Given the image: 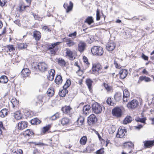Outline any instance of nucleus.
<instances>
[{
    "mask_svg": "<svg viewBox=\"0 0 154 154\" xmlns=\"http://www.w3.org/2000/svg\"><path fill=\"white\" fill-rule=\"evenodd\" d=\"M60 43V42H57L48 45V50L50 51V53L51 54L55 55L56 52L59 49V48L57 46Z\"/></svg>",
    "mask_w": 154,
    "mask_h": 154,
    "instance_id": "f257e3e1",
    "label": "nucleus"
},
{
    "mask_svg": "<svg viewBox=\"0 0 154 154\" xmlns=\"http://www.w3.org/2000/svg\"><path fill=\"white\" fill-rule=\"evenodd\" d=\"M92 54L99 56L103 55L104 51L102 47L100 46H94L91 49Z\"/></svg>",
    "mask_w": 154,
    "mask_h": 154,
    "instance_id": "f03ea898",
    "label": "nucleus"
},
{
    "mask_svg": "<svg viewBox=\"0 0 154 154\" xmlns=\"http://www.w3.org/2000/svg\"><path fill=\"white\" fill-rule=\"evenodd\" d=\"M92 111L96 114L100 113L102 111V108L100 105L97 102H95L92 104Z\"/></svg>",
    "mask_w": 154,
    "mask_h": 154,
    "instance_id": "7ed1b4c3",
    "label": "nucleus"
},
{
    "mask_svg": "<svg viewBox=\"0 0 154 154\" xmlns=\"http://www.w3.org/2000/svg\"><path fill=\"white\" fill-rule=\"evenodd\" d=\"M94 22V19L92 16H90L87 17L84 21V23H87L89 27V28L93 27L99 25V23H94V25L91 26V25Z\"/></svg>",
    "mask_w": 154,
    "mask_h": 154,
    "instance_id": "20e7f679",
    "label": "nucleus"
},
{
    "mask_svg": "<svg viewBox=\"0 0 154 154\" xmlns=\"http://www.w3.org/2000/svg\"><path fill=\"white\" fill-rule=\"evenodd\" d=\"M97 120L96 116L94 114H92L88 118L87 122L89 125H91L95 124Z\"/></svg>",
    "mask_w": 154,
    "mask_h": 154,
    "instance_id": "39448f33",
    "label": "nucleus"
},
{
    "mask_svg": "<svg viewBox=\"0 0 154 154\" xmlns=\"http://www.w3.org/2000/svg\"><path fill=\"white\" fill-rule=\"evenodd\" d=\"M138 104V101L136 100H133L129 102L127 104V106L130 109H134L136 108Z\"/></svg>",
    "mask_w": 154,
    "mask_h": 154,
    "instance_id": "423d86ee",
    "label": "nucleus"
},
{
    "mask_svg": "<svg viewBox=\"0 0 154 154\" xmlns=\"http://www.w3.org/2000/svg\"><path fill=\"white\" fill-rule=\"evenodd\" d=\"M112 112L114 116H115L117 117H120L122 115V110L118 107H116L113 109Z\"/></svg>",
    "mask_w": 154,
    "mask_h": 154,
    "instance_id": "0eeeda50",
    "label": "nucleus"
},
{
    "mask_svg": "<svg viewBox=\"0 0 154 154\" xmlns=\"http://www.w3.org/2000/svg\"><path fill=\"white\" fill-rule=\"evenodd\" d=\"M37 67L40 71L44 72L46 71L48 68V66L44 62H40L38 63L37 65Z\"/></svg>",
    "mask_w": 154,
    "mask_h": 154,
    "instance_id": "6e6552de",
    "label": "nucleus"
},
{
    "mask_svg": "<svg viewBox=\"0 0 154 154\" xmlns=\"http://www.w3.org/2000/svg\"><path fill=\"white\" fill-rule=\"evenodd\" d=\"M125 132H126V130L125 129H122V128H119L116 134V137L118 138H124L125 137Z\"/></svg>",
    "mask_w": 154,
    "mask_h": 154,
    "instance_id": "1a4fd4ad",
    "label": "nucleus"
},
{
    "mask_svg": "<svg viewBox=\"0 0 154 154\" xmlns=\"http://www.w3.org/2000/svg\"><path fill=\"white\" fill-rule=\"evenodd\" d=\"M73 6V4L72 1H70L69 2V5H68V3H65L63 5V7L66 10V13H69L71 11Z\"/></svg>",
    "mask_w": 154,
    "mask_h": 154,
    "instance_id": "9d476101",
    "label": "nucleus"
},
{
    "mask_svg": "<svg viewBox=\"0 0 154 154\" xmlns=\"http://www.w3.org/2000/svg\"><path fill=\"white\" fill-rule=\"evenodd\" d=\"M116 47V44L112 41L109 42L106 45V49L109 52L114 50Z\"/></svg>",
    "mask_w": 154,
    "mask_h": 154,
    "instance_id": "9b49d317",
    "label": "nucleus"
},
{
    "mask_svg": "<svg viewBox=\"0 0 154 154\" xmlns=\"http://www.w3.org/2000/svg\"><path fill=\"white\" fill-rule=\"evenodd\" d=\"M28 123L24 121H22L19 122L17 125L18 129L20 130H22L27 127Z\"/></svg>",
    "mask_w": 154,
    "mask_h": 154,
    "instance_id": "f8f14e48",
    "label": "nucleus"
},
{
    "mask_svg": "<svg viewBox=\"0 0 154 154\" xmlns=\"http://www.w3.org/2000/svg\"><path fill=\"white\" fill-rule=\"evenodd\" d=\"M102 68L101 65L99 63H96L93 64L92 67L93 71L95 72H97L99 73L100 70H101Z\"/></svg>",
    "mask_w": 154,
    "mask_h": 154,
    "instance_id": "ddd939ff",
    "label": "nucleus"
},
{
    "mask_svg": "<svg viewBox=\"0 0 154 154\" xmlns=\"http://www.w3.org/2000/svg\"><path fill=\"white\" fill-rule=\"evenodd\" d=\"M120 78L122 79H124L127 76L128 74L127 70L125 69L120 70L119 73Z\"/></svg>",
    "mask_w": 154,
    "mask_h": 154,
    "instance_id": "4468645a",
    "label": "nucleus"
},
{
    "mask_svg": "<svg viewBox=\"0 0 154 154\" xmlns=\"http://www.w3.org/2000/svg\"><path fill=\"white\" fill-rule=\"evenodd\" d=\"M85 43L80 42L78 44V50L81 53L83 52L85 49Z\"/></svg>",
    "mask_w": 154,
    "mask_h": 154,
    "instance_id": "2eb2a0df",
    "label": "nucleus"
},
{
    "mask_svg": "<svg viewBox=\"0 0 154 154\" xmlns=\"http://www.w3.org/2000/svg\"><path fill=\"white\" fill-rule=\"evenodd\" d=\"M143 143L145 148H150L154 145V140L145 141Z\"/></svg>",
    "mask_w": 154,
    "mask_h": 154,
    "instance_id": "dca6fc26",
    "label": "nucleus"
},
{
    "mask_svg": "<svg viewBox=\"0 0 154 154\" xmlns=\"http://www.w3.org/2000/svg\"><path fill=\"white\" fill-rule=\"evenodd\" d=\"M22 76L26 77L29 75L30 74V70L28 68H26L23 69L21 72Z\"/></svg>",
    "mask_w": 154,
    "mask_h": 154,
    "instance_id": "f3484780",
    "label": "nucleus"
},
{
    "mask_svg": "<svg viewBox=\"0 0 154 154\" xmlns=\"http://www.w3.org/2000/svg\"><path fill=\"white\" fill-rule=\"evenodd\" d=\"M41 33L40 32L35 30L33 32V37L36 41H38L41 37Z\"/></svg>",
    "mask_w": 154,
    "mask_h": 154,
    "instance_id": "a211bd4d",
    "label": "nucleus"
},
{
    "mask_svg": "<svg viewBox=\"0 0 154 154\" xmlns=\"http://www.w3.org/2000/svg\"><path fill=\"white\" fill-rule=\"evenodd\" d=\"M91 107L89 105H87L84 106L83 109V112L85 115H87L91 112Z\"/></svg>",
    "mask_w": 154,
    "mask_h": 154,
    "instance_id": "6ab92c4d",
    "label": "nucleus"
},
{
    "mask_svg": "<svg viewBox=\"0 0 154 154\" xmlns=\"http://www.w3.org/2000/svg\"><path fill=\"white\" fill-rule=\"evenodd\" d=\"M72 108L69 106H65L61 108V110L65 114L69 113Z\"/></svg>",
    "mask_w": 154,
    "mask_h": 154,
    "instance_id": "aec40b11",
    "label": "nucleus"
},
{
    "mask_svg": "<svg viewBox=\"0 0 154 154\" xmlns=\"http://www.w3.org/2000/svg\"><path fill=\"white\" fill-rule=\"evenodd\" d=\"M114 98L116 101L119 102L122 98V94L119 92H117L114 95Z\"/></svg>",
    "mask_w": 154,
    "mask_h": 154,
    "instance_id": "412c9836",
    "label": "nucleus"
},
{
    "mask_svg": "<svg viewBox=\"0 0 154 154\" xmlns=\"http://www.w3.org/2000/svg\"><path fill=\"white\" fill-rule=\"evenodd\" d=\"M63 81L62 76L60 75H57L54 80L55 83L57 85L61 84Z\"/></svg>",
    "mask_w": 154,
    "mask_h": 154,
    "instance_id": "4be33fe9",
    "label": "nucleus"
},
{
    "mask_svg": "<svg viewBox=\"0 0 154 154\" xmlns=\"http://www.w3.org/2000/svg\"><path fill=\"white\" fill-rule=\"evenodd\" d=\"M84 121V119L81 117L78 119L76 122L75 123V125H77L78 127H80L83 124Z\"/></svg>",
    "mask_w": 154,
    "mask_h": 154,
    "instance_id": "5701e85b",
    "label": "nucleus"
},
{
    "mask_svg": "<svg viewBox=\"0 0 154 154\" xmlns=\"http://www.w3.org/2000/svg\"><path fill=\"white\" fill-rule=\"evenodd\" d=\"M8 77L5 75H3L0 77V83L5 84L8 82Z\"/></svg>",
    "mask_w": 154,
    "mask_h": 154,
    "instance_id": "b1692460",
    "label": "nucleus"
},
{
    "mask_svg": "<svg viewBox=\"0 0 154 154\" xmlns=\"http://www.w3.org/2000/svg\"><path fill=\"white\" fill-rule=\"evenodd\" d=\"M124 146L125 147L132 148L134 147V144L131 142L128 141L124 143Z\"/></svg>",
    "mask_w": 154,
    "mask_h": 154,
    "instance_id": "393cba45",
    "label": "nucleus"
},
{
    "mask_svg": "<svg viewBox=\"0 0 154 154\" xmlns=\"http://www.w3.org/2000/svg\"><path fill=\"white\" fill-rule=\"evenodd\" d=\"M144 80L146 82H148L150 81V79L146 76H140L139 78V82H141Z\"/></svg>",
    "mask_w": 154,
    "mask_h": 154,
    "instance_id": "a878e982",
    "label": "nucleus"
},
{
    "mask_svg": "<svg viewBox=\"0 0 154 154\" xmlns=\"http://www.w3.org/2000/svg\"><path fill=\"white\" fill-rule=\"evenodd\" d=\"M41 121L37 118H35L30 121V123L32 125H37L40 124Z\"/></svg>",
    "mask_w": 154,
    "mask_h": 154,
    "instance_id": "bb28decb",
    "label": "nucleus"
},
{
    "mask_svg": "<svg viewBox=\"0 0 154 154\" xmlns=\"http://www.w3.org/2000/svg\"><path fill=\"white\" fill-rule=\"evenodd\" d=\"M133 118L130 116H127L124 119L123 121L124 124H127L130 123L132 121Z\"/></svg>",
    "mask_w": 154,
    "mask_h": 154,
    "instance_id": "cd10ccee",
    "label": "nucleus"
},
{
    "mask_svg": "<svg viewBox=\"0 0 154 154\" xmlns=\"http://www.w3.org/2000/svg\"><path fill=\"white\" fill-rule=\"evenodd\" d=\"M93 82V81L90 79H86V83L89 90L91 89L92 84Z\"/></svg>",
    "mask_w": 154,
    "mask_h": 154,
    "instance_id": "c85d7f7f",
    "label": "nucleus"
},
{
    "mask_svg": "<svg viewBox=\"0 0 154 154\" xmlns=\"http://www.w3.org/2000/svg\"><path fill=\"white\" fill-rule=\"evenodd\" d=\"M87 138L86 136H83L81 138L80 140V143L81 145H85L87 141Z\"/></svg>",
    "mask_w": 154,
    "mask_h": 154,
    "instance_id": "c756f323",
    "label": "nucleus"
},
{
    "mask_svg": "<svg viewBox=\"0 0 154 154\" xmlns=\"http://www.w3.org/2000/svg\"><path fill=\"white\" fill-rule=\"evenodd\" d=\"M68 92V91L66 89H63V90L61 91H60L59 92V95L62 97H64L66 94Z\"/></svg>",
    "mask_w": 154,
    "mask_h": 154,
    "instance_id": "7c9ffc66",
    "label": "nucleus"
},
{
    "mask_svg": "<svg viewBox=\"0 0 154 154\" xmlns=\"http://www.w3.org/2000/svg\"><path fill=\"white\" fill-rule=\"evenodd\" d=\"M66 55L68 56L71 60L73 58L72 52L68 48L66 49Z\"/></svg>",
    "mask_w": 154,
    "mask_h": 154,
    "instance_id": "2f4dec72",
    "label": "nucleus"
},
{
    "mask_svg": "<svg viewBox=\"0 0 154 154\" xmlns=\"http://www.w3.org/2000/svg\"><path fill=\"white\" fill-rule=\"evenodd\" d=\"M84 19L85 18L83 17L81 18L79 20V22L81 23V26L83 29H88V26H87L85 24V23H83Z\"/></svg>",
    "mask_w": 154,
    "mask_h": 154,
    "instance_id": "473e14b6",
    "label": "nucleus"
},
{
    "mask_svg": "<svg viewBox=\"0 0 154 154\" xmlns=\"http://www.w3.org/2000/svg\"><path fill=\"white\" fill-rule=\"evenodd\" d=\"M58 62L59 64L61 66H65L66 63L65 61L61 58L58 59Z\"/></svg>",
    "mask_w": 154,
    "mask_h": 154,
    "instance_id": "72a5a7b5",
    "label": "nucleus"
},
{
    "mask_svg": "<svg viewBox=\"0 0 154 154\" xmlns=\"http://www.w3.org/2000/svg\"><path fill=\"white\" fill-rule=\"evenodd\" d=\"M106 102L107 104L111 106H113L116 105V103L112 101L110 97H108L106 100Z\"/></svg>",
    "mask_w": 154,
    "mask_h": 154,
    "instance_id": "f704fd0d",
    "label": "nucleus"
},
{
    "mask_svg": "<svg viewBox=\"0 0 154 154\" xmlns=\"http://www.w3.org/2000/svg\"><path fill=\"white\" fill-rule=\"evenodd\" d=\"M47 93L49 96L52 97L53 96L54 93V89L53 88L48 89L47 91Z\"/></svg>",
    "mask_w": 154,
    "mask_h": 154,
    "instance_id": "c9c22d12",
    "label": "nucleus"
},
{
    "mask_svg": "<svg viewBox=\"0 0 154 154\" xmlns=\"http://www.w3.org/2000/svg\"><path fill=\"white\" fill-rule=\"evenodd\" d=\"M71 82L70 80L67 79L64 85L63 86V89H66L70 85Z\"/></svg>",
    "mask_w": 154,
    "mask_h": 154,
    "instance_id": "e433bc0d",
    "label": "nucleus"
},
{
    "mask_svg": "<svg viewBox=\"0 0 154 154\" xmlns=\"http://www.w3.org/2000/svg\"><path fill=\"white\" fill-rule=\"evenodd\" d=\"M69 122V120L68 118H64L62 119L61 123L63 125L67 124Z\"/></svg>",
    "mask_w": 154,
    "mask_h": 154,
    "instance_id": "4c0bfd02",
    "label": "nucleus"
},
{
    "mask_svg": "<svg viewBox=\"0 0 154 154\" xmlns=\"http://www.w3.org/2000/svg\"><path fill=\"white\" fill-rule=\"evenodd\" d=\"M59 114L57 112L53 115L50 117V119L52 120H55L56 119L59 118Z\"/></svg>",
    "mask_w": 154,
    "mask_h": 154,
    "instance_id": "58836bf2",
    "label": "nucleus"
},
{
    "mask_svg": "<svg viewBox=\"0 0 154 154\" xmlns=\"http://www.w3.org/2000/svg\"><path fill=\"white\" fill-rule=\"evenodd\" d=\"M116 130V128L114 125H112L109 129V133L112 134L114 133Z\"/></svg>",
    "mask_w": 154,
    "mask_h": 154,
    "instance_id": "ea45409f",
    "label": "nucleus"
},
{
    "mask_svg": "<svg viewBox=\"0 0 154 154\" xmlns=\"http://www.w3.org/2000/svg\"><path fill=\"white\" fill-rule=\"evenodd\" d=\"M26 135L29 137H32L34 134V132L31 130L29 129L27 130L26 131Z\"/></svg>",
    "mask_w": 154,
    "mask_h": 154,
    "instance_id": "a19ab883",
    "label": "nucleus"
},
{
    "mask_svg": "<svg viewBox=\"0 0 154 154\" xmlns=\"http://www.w3.org/2000/svg\"><path fill=\"white\" fill-rule=\"evenodd\" d=\"M51 127V125H48L43 128V132L44 133H46L50 129Z\"/></svg>",
    "mask_w": 154,
    "mask_h": 154,
    "instance_id": "79ce46f5",
    "label": "nucleus"
},
{
    "mask_svg": "<svg viewBox=\"0 0 154 154\" xmlns=\"http://www.w3.org/2000/svg\"><path fill=\"white\" fill-rule=\"evenodd\" d=\"M135 120L137 122H140L142 123H145L146 118L145 117L142 118H139L135 119Z\"/></svg>",
    "mask_w": 154,
    "mask_h": 154,
    "instance_id": "37998d69",
    "label": "nucleus"
},
{
    "mask_svg": "<svg viewBox=\"0 0 154 154\" xmlns=\"http://www.w3.org/2000/svg\"><path fill=\"white\" fill-rule=\"evenodd\" d=\"M23 3H21L19 4L18 6L19 8L18 11L20 12H22L24 11L23 9Z\"/></svg>",
    "mask_w": 154,
    "mask_h": 154,
    "instance_id": "c03bdc74",
    "label": "nucleus"
},
{
    "mask_svg": "<svg viewBox=\"0 0 154 154\" xmlns=\"http://www.w3.org/2000/svg\"><path fill=\"white\" fill-rule=\"evenodd\" d=\"M101 17L100 10L97 9L96 11V20L98 21L100 20Z\"/></svg>",
    "mask_w": 154,
    "mask_h": 154,
    "instance_id": "a18cd8bd",
    "label": "nucleus"
},
{
    "mask_svg": "<svg viewBox=\"0 0 154 154\" xmlns=\"http://www.w3.org/2000/svg\"><path fill=\"white\" fill-rule=\"evenodd\" d=\"M123 96L125 97H129L130 94L127 90L125 89L123 91Z\"/></svg>",
    "mask_w": 154,
    "mask_h": 154,
    "instance_id": "49530a36",
    "label": "nucleus"
},
{
    "mask_svg": "<svg viewBox=\"0 0 154 154\" xmlns=\"http://www.w3.org/2000/svg\"><path fill=\"white\" fill-rule=\"evenodd\" d=\"M31 14L33 15L34 18L35 20H41V18L39 16H38V15L35 14L34 13L31 12Z\"/></svg>",
    "mask_w": 154,
    "mask_h": 154,
    "instance_id": "de8ad7c7",
    "label": "nucleus"
},
{
    "mask_svg": "<svg viewBox=\"0 0 154 154\" xmlns=\"http://www.w3.org/2000/svg\"><path fill=\"white\" fill-rule=\"evenodd\" d=\"M7 48L8 49L9 51L11 52L15 50V48L13 45H9L7 46Z\"/></svg>",
    "mask_w": 154,
    "mask_h": 154,
    "instance_id": "09e8293b",
    "label": "nucleus"
},
{
    "mask_svg": "<svg viewBox=\"0 0 154 154\" xmlns=\"http://www.w3.org/2000/svg\"><path fill=\"white\" fill-rule=\"evenodd\" d=\"M26 48V45H25L23 43H20L18 45V48L21 49L25 48Z\"/></svg>",
    "mask_w": 154,
    "mask_h": 154,
    "instance_id": "8fccbe9b",
    "label": "nucleus"
},
{
    "mask_svg": "<svg viewBox=\"0 0 154 154\" xmlns=\"http://www.w3.org/2000/svg\"><path fill=\"white\" fill-rule=\"evenodd\" d=\"M66 44L69 47H71L74 45V42L72 40L70 39V40L66 43Z\"/></svg>",
    "mask_w": 154,
    "mask_h": 154,
    "instance_id": "3c124183",
    "label": "nucleus"
},
{
    "mask_svg": "<svg viewBox=\"0 0 154 154\" xmlns=\"http://www.w3.org/2000/svg\"><path fill=\"white\" fill-rule=\"evenodd\" d=\"M49 75L50 76H53L54 77L55 73V71L54 69H51L49 72Z\"/></svg>",
    "mask_w": 154,
    "mask_h": 154,
    "instance_id": "603ef678",
    "label": "nucleus"
},
{
    "mask_svg": "<svg viewBox=\"0 0 154 154\" xmlns=\"http://www.w3.org/2000/svg\"><path fill=\"white\" fill-rule=\"evenodd\" d=\"M15 118L17 120H20L22 119V117L21 114H19V115H18L16 113L15 115Z\"/></svg>",
    "mask_w": 154,
    "mask_h": 154,
    "instance_id": "864d4df0",
    "label": "nucleus"
},
{
    "mask_svg": "<svg viewBox=\"0 0 154 154\" xmlns=\"http://www.w3.org/2000/svg\"><path fill=\"white\" fill-rule=\"evenodd\" d=\"M104 152L103 149L101 148L96 152V153L97 154H102Z\"/></svg>",
    "mask_w": 154,
    "mask_h": 154,
    "instance_id": "5fc2aeb1",
    "label": "nucleus"
},
{
    "mask_svg": "<svg viewBox=\"0 0 154 154\" xmlns=\"http://www.w3.org/2000/svg\"><path fill=\"white\" fill-rule=\"evenodd\" d=\"M104 86L106 88V89L107 90V91H110L111 90V88L107 84H106V83L104 84Z\"/></svg>",
    "mask_w": 154,
    "mask_h": 154,
    "instance_id": "6e6d98bb",
    "label": "nucleus"
},
{
    "mask_svg": "<svg viewBox=\"0 0 154 154\" xmlns=\"http://www.w3.org/2000/svg\"><path fill=\"white\" fill-rule=\"evenodd\" d=\"M35 145H38L39 146H42L45 145L44 144L41 142H35L34 143Z\"/></svg>",
    "mask_w": 154,
    "mask_h": 154,
    "instance_id": "4d7b16f0",
    "label": "nucleus"
},
{
    "mask_svg": "<svg viewBox=\"0 0 154 154\" xmlns=\"http://www.w3.org/2000/svg\"><path fill=\"white\" fill-rule=\"evenodd\" d=\"M2 129H4V128L3 127L2 122H0V135L2 134Z\"/></svg>",
    "mask_w": 154,
    "mask_h": 154,
    "instance_id": "13d9d810",
    "label": "nucleus"
},
{
    "mask_svg": "<svg viewBox=\"0 0 154 154\" xmlns=\"http://www.w3.org/2000/svg\"><path fill=\"white\" fill-rule=\"evenodd\" d=\"M11 102L13 106V108H14L15 106H17V101L16 100L15 101H14L12 102V100L11 101Z\"/></svg>",
    "mask_w": 154,
    "mask_h": 154,
    "instance_id": "bf43d9fd",
    "label": "nucleus"
},
{
    "mask_svg": "<svg viewBox=\"0 0 154 154\" xmlns=\"http://www.w3.org/2000/svg\"><path fill=\"white\" fill-rule=\"evenodd\" d=\"M31 112H32L31 111H29L26 112L25 114L26 116H27V117H29L32 115Z\"/></svg>",
    "mask_w": 154,
    "mask_h": 154,
    "instance_id": "052dcab7",
    "label": "nucleus"
},
{
    "mask_svg": "<svg viewBox=\"0 0 154 154\" xmlns=\"http://www.w3.org/2000/svg\"><path fill=\"white\" fill-rule=\"evenodd\" d=\"M142 57L143 59H144L145 60H148V56L145 55L144 54L142 53Z\"/></svg>",
    "mask_w": 154,
    "mask_h": 154,
    "instance_id": "680f3d73",
    "label": "nucleus"
},
{
    "mask_svg": "<svg viewBox=\"0 0 154 154\" xmlns=\"http://www.w3.org/2000/svg\"><path fill=\"white\" fill-rule=\"evenodd\" d=\"M83 60L84 62L87 65L89 64L88 62V60L87 57L85 56L83 57Z\"/></svg>",
    "mask_w": 154,
    "mask_h": 154,
    "instance_id": "e2e57ef3",
    "label": "nucleus"
},
{
    "mask_svg": "<svg viewBox=\"0 0 154 154\" xmlns=\"http://www.w3.org/2000/svg\"><path fill=\"white\" fill-rule=\"evenodd\" d=\"M5 112H4V109L1 110L0 112V116L2 118L5 117L4 113Z\"/></svg>",
    "mask_w": 154,
    "mask_h": 154,
    "instance_id": "0e129e2a",
    "label": "nucleus"
},
{
    "mask_svg": "<svg viewBox=\"0 0 154 154\" xmlns=\"http://www.w3.org/2000/svg\"><path fill=\"white\" fill-rule=\"evenodd\" d=\"M22 150H20L19 151H15L12 154H22Z\"/></svg>",
    "mask_w": 154,
    "mask_h": 154,
    "instance_id": "69168bd1",
    "label": "nucleus"
},
{
    "mask_svg": "<svg viewBox=\"0 0 154 154\" xmlns=\"http://www.w3.org/2000/svg\"><path fill=\"white\" fill-rule=\"evenodd\" d=\"M114 64L116 68L118 69H120L121 68V66L119 65L116 61H115Z\"/></svg>",
    "mask_w": 154,
    "mask_h": 154,
    "instance_id": "338daca9",
    "label": "nucleus"
},
{
    "mask_svg": "<svg viewBox=\"0 0 154 154\" xmlns=\"http://www.w3.org/2000/svg\"><path fill=\"white\" fill-rule=\"evenodd\" d=\"M143 127V125H142L140 124L139 125L137 126H135V128L136 129L139 130L140 129L142 128Z\"/></svg>",
    "mask_w": 154,
    "mask_h": 154,
    "instance_id": "774afa93",
    "label": "nucleus"
}]
</instances>
